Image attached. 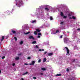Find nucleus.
Wrapping results in <instances>:
<instances>
[{
    "label": "nucleus",
    "instance_id": "obj_1",
    "mask_svg": "<svg viewBox=\"0 0 80 80\" xmlns=\"http://www.w3.org/2000/svg\"><path fill=\"white\" fill-rule=\"evenodd\" d=\"M18 0V5H17L18 7H21V5H22L23 4V1H22V0Z\"/></svg>",
    "mask_w": 80,
    "mask_h": 80
},
{
    "label": "nucleus",
    "instance_id": "obj_2",
    "mask_svg": "<svg viewBox=\"0 0 80 80\" xmlns=\"http://www.w3.org/2000/svg\"><path fill=\"white\" fill-rule=\"evenodd\" d=\"M63 40L64 43H67V42L69 40V38H64Z\"/></svg>",
    "mask_w": 80,
    "mask_h": 80
},
{
    "label": "nucleus",
    "instance_id": "obj_3",
    "mask_svg": "<svg viewBox=\"0 0 80 80\" xmlns=\"http://www.w3.org/2000/svg\"><path fill=\"white\" fill-rule=\"evenodd\" d=\"M65 48H66V50H67V53L68 54H69L70 53L69 52V49H68V48L67 47H65Z\"/></svg>",
    "mask_w": 80,
    "mask_h": 80
},
{
    "label": "nucleus",
    "instance_id": "obj_4",
    "mask_svg": "<svg viewBox=\"0 0 80 80\" xmlns=\"http://www.w3.org/2000/svg\"><path fill=\"white\" fill-rule=\"evenodd\" d=\"M29 39H32V40H35V38H33V37L32 36H30L29 37Z\"/></svg>",
    "mask_w": 80,
    "mask_h": 80
},
{
    "label": "nucleus",
    "instance_id": "obj_5",
    "mask_svg": "<svg viewBox=\"0 0 80 80\" xmlns=\"http://www.w3.org/2000/svg\"><path fill=\"white\" fill-rule=\"evenodd\" d=\"M5 38V37H4V36H2V38L1 40V42H2L3 40H4V39Z\"/></svg>",
    "mask_w": 80,
    "mask_h": 80
},
{
    "label": "nucleus",
    "instance_id": "obj_6",
    "mask_svg": "<svg viewBox=\"0 0 80 80\" xmlns=\"http://www.w3.org/2000/svg\"><path fill=\"white\" fill-rule=\"evenodd\" d=\"M48 56H52V55H53V53H48Z\"/></svg>",
    "mask_w": 80,
    "mask_h": 80
},
{
    "label": "nucleus",
    "instance_id": "obj_7",
    "mask_svg": "<svg viewBox=\"0 0 80 80\" xmlns=\"http://www.w3.org/2000/svg\"><path fill=\"white\" fill-rule=\"evenodd\" d=\"M42 70H43V71H45L46 70V69L45 68H41Z\"/></svg>",
    "mask_w": 80,
    "mask_h": 80
},
{
    "label": "nucleus",
    "instance_id": "obj_8",
    "mask_svg": "<svg viewBox=\"0 0 80 80\" xmlns=\"http://www.w3.org/2000/svg\"><path fill=\"white\" fill-rule=\"evenodd\" d=\"M12 33H13L14 34H15V33H16V31H14V30H12Z\"/></svg>",
    "mask_w": 80,
    "mask_h": 80
},
{
    "label": "nucleus",
    "instance_id": "obj_9",
    "mask_svg": "<svg viewBox=\"0 0 80 80\" xmlns=\"http://www.w3.org/2000/svg\"><path fill=\"white\" fill-rule=\"evenodd\" d=\"M46 61H47V58H44L43 59V62H45Z\"/></svg>",
    "mask_w": 80,
    "mask_h": 80
},
{
    "label": "nucleus",
    "instance_id": "obj_10",
    "mask_svg": "<svg viewBox=\"0 0 80 80\" xmlns=\"http://www.w3.org/2000/svg\"><path fill=\"white\" fill-rule=\"evenodd\" d=\"M37 43V41H34L32 42V44H35V43Z\"/></svg>",
    "mask_w": 80,
    "mask_h": 80
},
{
    "label": "nucleus",
    "instance_id": "obj_11",
    "mask_svg": "<svg viewBox=\"0 0 80 80\" xmlns=\"http://www.w3.org/2000/svg\"><path fill=\"white\" fill-rule=\"evenodd\" d=\"M36 31H37L38 32H40L41 30H40L39 29H36Z\"/></svg>",
    "mask_w": 80,
    "mask_h": 80
},
{
    "label": "nucleus",
    "instance_id": "obj_12",
    "mask_svg": "<svg viewBox=\"0 0 80 80\" xmlns=\"http://www.w3.org/2000/svg\"><path fill=\"white\" fill-rule=\"evenodd\" d=\"M60 15L62 17H63V12H61Z\"/></svg>",
    "mask_w": 80,
    "mask_h": 80
},
{
    "label": "nucleus",
    "instance_id": "obj_13",
    "mask_svg": "<svg viewBox=\"0 0 80 80\" xmlns=\"http://www.w3.org/2000/svg\"><path fill=\"white\" fill-rule=\"evenodd\" d=\"M35 62L34 61H32V65H34V64H35Z\"/></svg>",
    "mask_w": 80,
    "mask_h": 80
},
{
    "label": "nucleus",
    "instance_id": "obj_14",
    "mask_svg": "<svg viewBox=\"0 0 80 80\" xmlns=\"http://www.w3.org/2000/svg\"><path fill=\"white\" fill-rule=\"evenodd\" d=\"M7 13H8V15H10V12L8 10L7 11Z\"/></svg>",
    "mask_w": 80,
    "mask_h": 80
},
{
    "label": "nucleus",
    "instance_id": "obj_15",
    "mask_svg": "<svg viewBox=\"0 0 80 80\" xmlns=\"http://www.w3.org/2000/svg\"><path fill=\"white\" fill-rule=\"evenodd\" d=\"M23 42L22 41H21L20 42V45H22L23 44Z\"/></svg>",
    "mask_w": 80,
    "mask_h": 80
},
{
    "label": "nucleus",
    "instance_id": "obj_16",
    "mask_svg": "<svg viewBox=\"0 0 80 80\" xmlns=\"http://www.w3.org/2000/svg\"><path fill=\"white\" fill-rule=\"evenodd\" d=\"M41 61H42V60H41V59H39L38 62V63H40V62H41Z\"/></svg>",
    "mask_w": 80,
    "mask_h": 80
},
{
    "label": "nucleus",
    "instance_id": "obj_17",
    "mask_svg": "<svg viewBox=\"0 0 80 80\" xmlns=\"http://www.w3.org/2000/svg\"><path fill=\"white\" fill-rule=\"evenodd\" d=\"M30 32H27L26 33H25L24 32V34L25 35H28V34H29V33H30Z\"/></svg>",
    "mask_w": 80,
    "mask_h": 80
},
{
    "label": "nucleus",
    "instance_id": "obj_18",
    "mask_svg": "<svg viewBox=\"0 0 80 80\" xmlns=\"http://www.w3.org/2000/svg\"><path fill=\"white\" fill-rule=\"evenodd\" d=\"M20 58L19 57H17L15 58V60H19Z\"/></svg>",
    "mask_w": 80,
    "mask_h": 80
},
{
    "label": "nucleus",
    "instance_id": "obj_19",
    "mask_svg": "<svg viewBox=\"0 0 80 80\" xmlns=\"http://www.w3.org/2000/svg\"><path fill=\"white\" fill-rule=\"evenodd\" d=\"M62 75L60 74H58L56 75V76H61Z\"/></svg>",
    "mask_w": 80,
    "mask_h": 80
},
{
    "label": "nucleus",
    "instance_id": "obj_20",
    "mask_svg": "<svg viewBox=\"0 0 80 80\" xmlns=\"http://www.w3.org/2000/svg\"><path fill=\"white\" fill-rule=\"evenodd\" d=\"M45 10H47V11H48L49 10V9L47 8H45Z\"/></svg>",
    "mask_w": 80,
    "mask_h": 80
},
{
    "label": "nucleus",
    "instance_id": "obj_21",
    "mask_svg": "<svg viewBox=\"0 0 80 80\" xmlns=\"http://www.w3.org/2000/svg\"><path fill=\"white\" fill-rule=\"evenodd\" d=\"M36 22V20H34L32 21V23H35V22Z\"/></svg>",
    "mask_w": 80,
    "mask_h": 80
},
{
    "label": "nucleus",
    "instance_id": "obj_22",
    "mask_svg": "<svg viewBox=\"0 0 80 80\" xmlns=\"http://www.w3.org/2000/svg\"><path fill=\"white\" fill-rule=\"evenodd\" d=\"M34 33L35 35H37V31H35L34 32Z\"/></svg>",
    "mask_w": 80,
    "mask_h": 80
},
{
    "label": "nucleus",
    "instance_id": "obj_23",
    "mask_svg": "<svg viewBox=\"0 0 80 80\" xmlns=\"http://www.w3.org/2000/svg\"><path fill=\"white\" fill-rule=\"evenodd\" d=\"M50 20H53V18L52 17V16L50 17Z\"/></svg>",
    "mask_w": 80,
    "mask_h": 80
},
{
    "label": "nucleus",
    "instance_id": "obj_24",
    "mask_svg": "<svg viewBox=\"0 0 80 80\" xmlns=\"http://www.w3.org/2000/svg\"><path fill=\"white\" fill-rule=\"evenodd\" d=\"M63 18H66L67 17V16H63Z\"/></svg>",
    "mask_w": 80,
    "mask_h": 80
},
{
    "label": "nucleus",
    "instance_id": "obj_25",
    "mask_svg": "<svg viewBox=\"0 0 80 80\" xmlns=\"http://www.w3.org/2000/svg\"><path fill=\"white\" fill-rule=\"evenodd\" d=\"M58 32H59V31L57 30V31H56V32L55 33H53V34H56V33H58Z\"/></svg>",
    "mask_w": 80,
    "mask_h": 80
},
{
    "label": "nucleus",
    "instance_id": "obj_26",
    "mask_svg": "<svg viewBox=\"0 0 80 80\" xmlns=\"http://www.w3.org/2000/svg\"><path fill=\"white\" fill-rule=\"evenodd\" d=\"M14 38L15 39V41H17V38L16 37H15Z\"/></svg>",
    "mask_w": 80,
    "mask_h": 80
},
{
    "label": "nucleus",
    "instance_id": "obj_27",
    "mask_svg": "<svg viewBox=\"0 0 80 80\" xmlns=\"http://www.w3.org/2000/svg\"><path fill=\"white\" fill-rule=\"evenodd\" d=\"M36 48H38H38H38V46L37 45H36Z\"/></svg>",
    "mask_w": 80,
    "mask_h": 80
},
{
    "label": "nucleus",
    "instance_id": "obj_28",
    "mask_svg": "<svg viewBox=\"0 0 80 80\" xmlns=\"http://www.w3.org/2000/svg\"><path fill=\"white\" fill-rule=\"evenodd\" d=\"M72 18L73 19H74V20H75V19L76 18L74 16H72Z\"/></svg>",
    "mask_w": 80,
    "mask_h": 80
},
{
    "label": "nucleus",
    "instance_id": "obj_29",
    "mask_svg": "<svg viewBox=\"0 0 80 80\" xmlns=\"http://www.w3.org/2000/svg\"><path fill=\"white\" fill-rule=\"evenodd\" d=\"M28 73V72H26L25 73L23 74V75H26V74H27Z\"/></svg>",
    "mask_w": 80,
    "mask_h": 80
},
{
    "label": "nucleus",
    "instance_id": "obj_30",
    "mask_svg": "<svg viewBox=\"0 0 80 80\" xmlns=\"http://www.w3.org/2000/svg\"><path fill=\"white\" fill-rule=\"evenodd\" d=\"M47 53V52L45 51L44 52V55H45V54H46Z\"/></svg>",
    "mask_w": 80,
    "mask_h": 80
},
{
    "label": "nucleus",
    "instance_id": "obj_31",
    "mask_svg": "<svg viewBox=\"0 0 80 80\" xmlns=\"http://www.w3.org/2000/svg\"><path fill=\"white\" fill-rule=\"evenodd\" d=\"M4 58H5V56H3V57H2V59H4Z\"/></svg>",
    "mask_w": 80,
    "mask_h": 80
},
{
    "label": "nucleus",
    "instance_id": "obj_32",
    "mask_svg": "<svg viewBox=\"0 0 80 80\" xmlns=\"http://www.w3.org/2000/svg\"><path fill=\"white\" fill-rule=\"evenodd\" d=\"M67 72H69V69L67 68Z\"/></svg>",
    "mask_w": 80,
    "mask_h": 80
},
{
    "label": "nucleus",
    "instance_id": "obj_33",
    "mask_svg": "<svg viewBox=\"0 0 80 80\" xmlns=\"http://www.w3.org/2000/svg\"><path fill=\"white\" fill-rule=\"evenodd\" d=\"M38 35H41L42 34H41V33L39 32V33H38Z\"/></svg>",
    "mask_w": 80,
    "mask_h": 80
},
{
    "label": "nucleus",
    "instance_id": "obj_34",
    "mask_svg": "<svg viewBox=\"0 0 80 80\" xmlns=\"http://www.w3.org/2000/svg\"><path fill=\"white\" fill-rule=\"evenodd\" d=\"M30 58H30V57H28V58L27 59H30Z\"/></svg>",
    "mask_w": 80,
    "mask_h": 80
},
{
    "label": "nucleus",
    "instance_id": "obj_35",
    "mask_svg": "<svg viewBox=\"0 0 80 80\" xmlns=\"http://www.w3.org/2000/svg\"><path fill=\"white\" fill-rule=\"evenodd\" d=\"M15 65V63H13L12 64V66H14Z\"/></svg>",
    "mask_w": 80,
    "mask_h": 80
},
{
    "label": "nucleus",
    "instance_id": "obj_36",
    "mask_svg": "<svg viewBox=\"0 0 80 80\" xmlns=\"http://www.w3.org/2000/svg\"><path fill=\"white\" fill-rule=\"evenodd\" d=\"M77 30H78V31H80V28H79L77 29Z\"/></svg>",
    "mask_w": 80,
    "mask_h": 80
},
{
    "label": "nucleus",
    "instance_id": "obj_37",
    "mask_svg": "<svg viewBox=\"0 0 80 80\" xmlns=\"http://www.w3.org/2000/svg\"><path fill=\"white\" fill-rule=\"evenodd\" d=\"M63 37V35H62L60 37V38H62Z\"/></svg>",
    "mask_w": 80,
    "mask_h": 80
},
{
    "label": "nucleus",
    "instance_id": "obj_38",
    "mask_svg": "<svg viewBox=\"0 0 80 80\" xmlns=\"http://www.w3.org/2000/svg\"><path fill=\"white\" fill-rule=\"evenodd\" d=\"M24 65H28V64H27V63H25L24 64Z\"/></svg>",
    "mask_w": 80,
    "mask_h": 80
},
{
    "label": "nucleus",
    "instance_id": "obj_39",
    "mask_svg": "<svg viewBox=\"0 0 80 80\" xmlns=\"http://www.w3.org/2000/svg\"><path fill=\"white\" fill-rule=\"evenodd\" d=\"M33 79H37V78L35 77H33Z\"/></svg>",
    "mask_w": 80,
    "mask_h": 80
},
{
    "label": "nucleus",
    "instance_id": "obj_40",
    "mask_svg": "<svg viewBox=\"0 0 80 80\" xmlns=\"http://www.w3.org/2000/svg\"><path fill=\"white\" fill-rule=\"evenodd\" d=\"M40 74H41V75H43V73H40Z\"/></svg>",
    "mask_w": 80,
    "mask_h": 80
},
{
    "label": "nucleus",
    "instance_id": "obj_41",
    "mask_svg": "<svg viewBox=\"0 0 80 80\" xmlns=\"http://www.w3.org/2000/svg\"><path fill=\"white\" fill-rule=\"evenodd\" d=\"M63 22H61L60 23V24H63Z\"/></svg>",
    "mask_w": 80,
    "mask_h": 80
},
{
    "label": "nucleus",
    "instance_id": "obj_42",
    "mask_svg": "<svg viewBox=\"0 0 80 80\" xmlns=\"http://www.w3.org/2000/svg\"><path fill=\"white\" fill-rule=\"evenodd\" d=\"M39 52H42V49H39Z\"/></svg>",
    "mask_w": 80,
    "mask_h": 80
},
{
    "label": "nucleus",
    "instance_id": "obj_43",
    "mask_svg": "<svg viewBox=\"0 0 80 80\" xmlns=\"http://www.w3.org/2000/svg\"><path fill=\"white\" fill-rule=\"evenodd\" d=\"M75 59H74L73 60L72 62H75Z\"/></svg>",
    "mask_w": 80,
    "mask_h": 80
},
{
    "label": "nucleus",
    "instance_id": "obj_44",
    "mask_svg": "<svg viewBox=\"0 0 80 80\" xmlns=\"http://www.w3.org/2000/svg\"><path fill=\"white\" fill-rule=\"evenodd\" d=\"M38 38H40V36H38Z\"/></svg>",
    "mask_w": 80,
    "mask_h": 80
},
{
    "label": "nucleus",
    "instance_id": "obj_45",
    "mask_svg": "<svg viewBox=\"0 0 80 80\" xmlns=\"http://www.w3.org/2000/svg\"><path fill=\"white\" fill-rule=\"evenodd\" d=\"M29 65H33V64H32V63H30V64H29Z\"/></svg>",
    "mask_w": 80,
    "mask_h": 80
},
{
    "label": "nucleus",
    "instance_id": "obj_46",
    "mask_svg": "<svg viewBox=\"0 0 80 80\" xmlns=\"http://www.w3.org/2000/svg\"><path fill=\"white\" fill-rule=\"evenodd\" d=\"M70 19H72V17L69 18Z\"/></svg>",
    "mask_w": 80,
    "mask_h": 80
},
{
    "label": "nucleus",
    "instance_id": "obj_47",
    "mask_svg": "<svg viewBox=\"0 0 80 80\" xmlns=\"http://www.w3.org/2000/svg\"><path fill=\"white\" fill-rule=\"evenodd\" d=\"M42 51H44V49H42Z\"/></svg>",
    "mask_w": 80,
    "mask_h": 80
},
{
    "label": "nucleus",
    "instance_id": "obj_48",
    "mask_svg": "<svg viewBox=\"0 0 80 80\" xmlns=\"http://www.w3.org/2000/svg\"><path fill=\"white\" fill-rule=\"evenodd\" d=\"M22 55V54L20 53V54H19L18 55Z\"/></svg>",
    "mask_w": 80,
    "mask_h": 80
},
{
    "label": "nucleus",
    "instance_id": "obj_49",
    "mask_svg": "<svg viewBox=\"0 0 80 80\" xmlns=\"http://www.w3.org/2000/svg\"><path fill=\"white\" fill-rule=\"evenodd\" d=\"M21 80H24V79H23V78H22Z\"/></svg>",
    "mask_w": 80,
    "mask_h": 80
},
{
    "label": "nucleus",
    "instance_id": "obj_50",
    "mask_svg": "<svg viewBox=\"0 0 80 80\" xmlns=\"http://www.w3.org/2000/svg\"><path fill=\"white\" fill-rule=\"evenodd\" d=\"M0 73H2V71H1V70H0Z\"/></svg>",
    "mask_w": 80,
    "mask_h": 80
},
{
    "label": "nucleus",
    "instance_id": "obj_51",
    "mask_svg": "<svg viewBox=\"0 0 80 80\" xmlns=\"http://www.w3.org/2000/svg\"><path fill=\"white\" fill-rule=\"evenodd\" d=\"M16 5H17V3H16Z\"/></svg>",
    "mask_w": 80,
    "mask_h": 80
},
{
    "label": "nucleus",
    "instance_id": "obj_52",
    "mask_svg": "<svg viewBox=\"0 0 80 80\" xmlns=\"http://www.w3.org/2000/svg\"><path fill=\"white\" fill-rule=\"evenodd\" d=\"M69 15H70V14H69Z\"/></svg>",
    "mask_w": 80,
    "mask_h": 80
}]
</instances>
